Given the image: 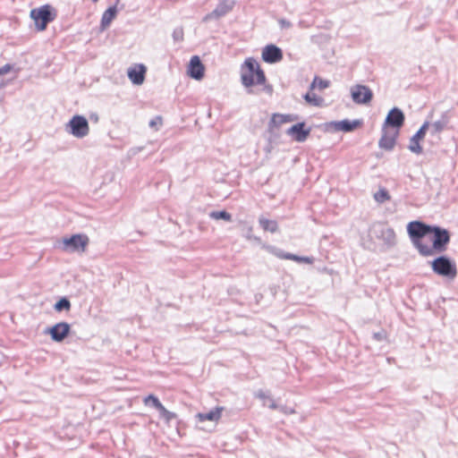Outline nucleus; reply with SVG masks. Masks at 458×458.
<instances>
[{
    "instance_id": "27",
    "label": "nucleus",
    "mask_w": 458,
    "mask_h": 458,
    "mask_svg": "<svg viewBox=\"0 0 458 458\" xmlns=\"http://www.w3.org/2000/svg\"><path fill=\"white\" fill-rule=\"evenodd\" d=\"M254 75L255 73L253 72H244L242 71V74H241V81H242V84L249 89H248V92L249 93H251V87L256 84V81H254Z\"/></svg>"
},
{
    "instance_id": "6",
    "label": "nucleus",
    "mask_w": 458,
    "mask_h": 458,
    "mask_svg": "<svg viewBox=\"0 0 458 458\" xmlns=\"http://www.w3.org/2000/svg\"><path fill=\"white\" fill-rule=\"evenodd\" d=\"M433 233L432 243L430 246L433 249V254L435 251L442 252L445 250L447 243L450 241V234L446 229L439 226L432 225L430 229V234Z\"/></svg>"
},
{
    "instance_id": "14",
    "label": "nucleus",
    "mask_w": 458,
    "mask_h": 458,
    "mask_svg": "<svg viewBox=\"0 0 458 458\" xmlns=\"http://www.w3.org/2000/svg\"><path fill=\"white\" fill-rule=\"evenodd\" d=\"M310 133V128L305 129V123H298L291 126L286 134L292 136L297 142H304Z\"/></svg>"
},
{
    "instance_id": "36",
    "label": "nucleus",
    "mask_w": 458,
    "mask_h": 458,
    "mask_svg": "<svg viewBox=\"0 0 458 458\" xmlns=\"http://www.w3.org/2000/svg\"><path fill=\"white\" fill-rule=\"evenodd\" d=\"M182 30L176 29L174 30L173 37L175 40H182Z\"/></svg>"
},
{
    "instance_id": "32",
    "label": "nucleus",
    "mask_w": 458,
    "mask_h": 458,
    "mask_svg": "<svg viewBox=\"0 0 458 458\" xmlns=\"http://www.w3.org/2000/svg\"><path fill=\"white\" fill-rule=\"evenodd\" d=\"M374 199L378 203H384L390 199V195L386 189H380L374 194Z\"/></svg>"
},
{
    "instance_id": "26",
    "label": "nucleus",
    "mask_w": 458,
    "mask_h": 458,
    "mask_svg": "<svg viewBox=\"0 0 458 458\" xmlns=\"http://www.w3.org/2000/svg\"><path fill=\"white\" fill-rule=\"evenodd\" d=\"M260 227L267 232L276 233L278 230V224L276 220H269L264 216L259 218Z\"/></svg>"
},
{
    "instance_id": "24",
    "label": "nucleus",
    "mask_w": 458,
    "mask_h": 458,
    "mask_svg": "<svg viewBox=\"0 0 458 458\" xmlns=\"http://www.w3.org/2000/svg\"><path fill=\"white\" fill-rule=\"evenodd\" d=\"M231 10V7L226 5L225 4H220L216 6V8L211 12L210 13L207 14L204 18L205 21H208L209 19L213 18H220L224 15H225L229 11Z\"/></svg>"
},
{
    "instance_id": "13",
    "label": "nucleus",
    "mask_w": 458,
    "mask_h": 458,
    "mask_svg": "<svg viewBox=\"0 0 458 458\" xmlns=\"http://www.w3.org/2000/svg\"><path fill=\"white\" fill-rule=\"evenodd\" d=\"M398 134V131H390L383 127L382 136L378 141L379 148L385 150H392L395 145Z\"/></svg>"
},
{
    "instance_id": "2",
    "label": "nucleus",
    "mask_w": 458,
    "mask_h": 458,
    "mask_svg": "<svg viewBox=\"0 0 458 458\" xmlns=\"http://www.w3.org/2000/svg\"><path fill=\"white\" fill-rule=\"evenodd\" d=\"M369 232L375 238L382 241L383 246L386 250H390L396 245V234L393 228L386 225L377 222L371 225Z\"/></svg>"
},
{
    "instance_id": "38",
    "label": "nucleus",
    "mask_w": 458,
    "mask_h": 458,
    "mask_svg": "<svg viewBox=\"0 0 458 458\" xmlns=\"http://www.w3.org/2000/svg\"><path fill=\"white\" fill-rule=\"evenodd\" d=\"M279 23L281 25L282 28H290L292 26L291 22L284 20V19H281L279 21Z\"/></svg>"
},
{
    "instance_id": "7",
    "label": "nucleus",
    "mask_w": 458,
    "mask_h": 458,
    "mask_svg": "<svg viewBox=\"0 0 458 458\" xmlns=\"http://www.w3.org/2000/svg\"><path fill=\"white\" fill-rule=\"evenodd\" d=\"M352 101L358 105H367L373 98L372 90L366 85L355 84L351 88Z\"/></svg>"
},
{
    "instance_id": "17",
    "label": "nucleus",
    "mask_w": 458,
    "mask_h": 458,
    "mask_svg": "<svg viewBox=\"0 0 458 458\" xmlns=\"http://www.w3.org/2000/svg\"><path fill=\"white\" fill-rule=\"evenodd\" d=\"M146 71L145 65L138 64L128 70V77L133 84L140 85L144 81Z\"/></svg>"
},
{
    "instance_id": "10",
    "label": "nucleus",
    "mask_w": 458,
    "mask_h": 458,
    "mask_svg": "<svg viewBox=\"0 0 458 458\" xmlns=\"http://www.w3.org/2000/svg\"><path fill=\"white\" fill-rule=\"evenodd\" d=\"M71 327L66 322H60L46 330L55 342H62L70 333Z\"/></svg>"
},
{
    "instance_id": "12",
    "label": "nucleus",
    "mask_w": 458,
    "mask_h": 458,
    "mask_svg": "<svg viewBox=\"0 0 458 458\" xmlns=\"http://www.w3.org/2000/svg\"><path fill=\"white\" fill-rule=\"evenodd\" d=\"M247 69V72H253L256 75V84L263 85L266 82V76L259 63L254 58H247L242 65Z\"/></svg>"
},
{
    "instance_id": "22",
    "label": "nucleus",
    "mask_w": 458,
    "mask_h": 458,
    "mask_svg": "<svg viewBox=\"0 0 458 458\" xmlns=\"http://www.w3.org/2000/svg\"><path fill=\"white\" fill-rule=\"evenodd\" d=\"M222 407H216L215 409L208 412H199L197 414V418L199 421L211 420L217 421L222 415Z\"/></svg>"
},
{
    "instance_id": "20",
    "label": "nucleus",
    "mask_w": 458,
    "mask_h": 458,
    "mask_svg": "<svg viewBox=\"0 0 458 458\" xmlns=\"http://www.w3.org/2000/svg\"><path fill=\"white\" fill-rule=\"evenodd\" d=\"M254 396L262 402L263 406H267L269 409H272V410L277 409V404L275 402V400L272 398L269 392H265V391L259 389L254 394Z\"/></svg>"
},
{
    "instance_id": "25",
    "label": "nucleus",
    "mask_w": 458,
    "mask_h": 458,
    "mask_svg": "<svg viewBox=\"0 0 458 458\" xmlns=\"http://www.w3.org/2000/svg\"><path fill=\"white\" fill-rule=\"evenodd\" d=\"M449 118L447 113H444L441 118L431 124V133L437 134L441 132L448 124Z\"/></svg>"
},
{
    "instance_id": "30",
    "label": "nucleus",
    "mask_w": 458,
    "mask_h": 458,
    "mask_svg": "<svg viewBox=\"0 0 458 458\" xmlns=\"http://www.w3.org/2000/svg\"><path fill=\"white\" fill-rule=\"evenodd\" d=\"M56 311L70 310L71 302L66 297L61 298L54 306Z\"/></svg>"
},
{
    "instance_id": "16",
    "label": "nucleus",
    "mask_w": 458,
    "mask_h": 458,
    "mask_svg": "<svg viewBox=\"0 0 458 458\" xmlns=\"http://www.w3.org/2000/svg\"><path fill=\"white\" fill-rule=\"evenodd\" d=\"M204 65L202 64L199 57L198 55L192 56L188 67L189 76L198 81L201 80L204 76Z\"/></svg>"
},
{
    "instance_id": "1",
    "label": "nucleus",
    "mask_w": 458,
    "mask_h": 458,
    "mask_svg": "<svg viewBox=\"0 0 458 458\" xmlns=\"http://www.w3.org/2000/svg\"><path fill=\"white\" fill-rule=\"evenodd\" d=\"M431 226L420 221H411L407 225V233L411 242L423 257L433 255V249L422 242V239L430 234Z\"/></svg>"
},
{
    "instance_id": "5",
    "label": "nucleus",
    "mask_w": 458,
    "mask_h": 458,
    "mask_svg": "<svg viewBox=\"0 0 458 458\" xmlns=\"http://www.w3.org/2000/svg\"><path fill=\"white\" fill-rule=\"evenodd\" d=\"M65 131L75 138L82 139L89 133V122L83 115L75 114L66 123Z\"/></svg>"
},
{
    "instance_id": "40",
    "label": "nucleus",
    "mask_w": 458,
    "mask_h": 458,
    "mask_svg": "<svg viewBox=\"0 0 458 458\" xmlns=\"http://www.w3.org/2000/svg\"><path fill=\"white\" fill-rule=\"evenodd\" d=\"M157 122H158L159 123H161V118H160V117H157V119H156V120H151V121L149 122V126H150V127H154V126L157 124Z\"/></svg>"
},
{
    "instance_id": "11",
    "label": "nucleus",
    "mask_w": 458,
    "mask_h": 458,
    "mask_svg": "<svg viewBox=\"0 0 458 458\" xmlns=\"http://www.w3.org/2000/svg\"><path fill=\"white\" fill-rule=\"evenodd\" d=\"M262 59L267 64L278 63L283 59V52L276 45H267L262 50Z\"/></svg>"
},
{
    "instance_id": "3",
    "label": "nucleus",
    "mask_w": 458,
    "mask_h": 458,
    "mask_svg": "<svg viewBox=\"0 0 458 458\" xmlns=\"http://www.w3.org/2000/svg\"><path fill=\"white\" fill-rule=\"evenodd\" d=\"M30 16L34 21L36 29L38 31H42L46 30L49 22L55 19L56 13L52 6L45 4L38 8L32 9Z\"/></svg>"
},
{
    "instance_id": "23",
    "label": "nucleus",
    "mask_w": 458,
    "mask_h": 458,
    "mask_svg": "<svg viewBox=\"0 0 458 458\" xmlns=\"http://www.w3.org/2000/svg\"><path fill=\"white\" fill-rule=\"evenodd\" d=\"M294 116L292 114H274L269 122L270 126H280L284 123L293 122Z\"/></svg>"
},
{
    "instance_id": "15",
    "label": "nucleus",
    "mask_w": 458,
    "mask_h": 458,
    "mask_svg": "<svg viewBox=\"0 0 458 458\" xmlns=\"http://www.w3.org/2000/svg\"><path fill=\"white\" fill-rule=\"evenodd\" d=\"M430 123L429 122H425L421 127L419 129V131L411 137L410 140L409 149L415 153V154H420L422 152V148L420 145V140L423 139L425 137V134L429 128Z\"/></svg>"
},
{
    "instance_id": "41",
    "label": "nucleus",
    "mask_w": 458,
    "mask_h": 458,
    "mask_svg": "<svg viewBox=\"0 0 458 458\" xmlns=\"http://www.w3.org/2000/svg\"><path fill=\"white\" fill-rule=\"evenodd\" d=\"M264 89L270 95L273 92V88L271 85H266Z\"/></svg>"
},
{
    "instance_id": "31",
    "label": "nucleus",
    "mask_w": 458,
    "mask_h": 458,
    "mask_svg": "<svg viewBox=\"0 0 458 458\" xmlns=\"http://www.w3.org/2000/svg\"><path fill=\"white\" fill-rule=\"evenodd\" d=\"M209 216L211 218H214L216 220H218V219H223V220H225V221H231L232 219V216L231 214H229L227 211L225 210H220V211H212L210 214H209Z\"/></svg>"
},
{
    "instance_id": "18",
    "label": "nucleus",
    "mask_w": 458,
    "mask_h": 458,
    "mask_svg": "<svg viewBox=\"0 0 458 458\" xmlns=\"http://www.w3.org/2000/svg\"><path fill=\"white\" fill-rule=\"evenodd\" d=\"M275 255L282 259H290L300 263L302 262L307 264H312L314 262V259L312 257L298 256L293 253L284 252L280 250H276Z\"/></svg>"
},
{
    "instance_id": "21",
    "label": "nucleus",
    "mask_w": 458,
    "mask_h": 458,
    "mask_svg": "<svg viewBox=\"0 0 458 458\" xmlns=\"http://www.w3.org/2000/svg\"><path fill=\"white\" fill-rule=\"evenodd\" d=\"M117 14V8L115 5L108 7L103 13L100 22L101 30H104L109 27L112 21Z\"/></svg>"
},
{
    "instance_id": "8",
    "label": "nucleus",
    "mask_w": 458,
    "mask_h": 458,
    "mask_svg": "<svg viewBox=\"0 0 458 458\" xmlns=\"http://www.w3.org/2000/svg\"><path fill=\"white\" fill-rule=\"evenodd\" d=\"M89 243V238L85 234H73L69 238L63 239L64 250L79 251L84 250Z\"/></svg>"
},
{
    "instance_id": "19",
    "label": "nucleus",
    "mask_w": 458,
    "mask_h": 458,
    "mask_svg": "<svg viewBox=\"0 0 458 458\" xmlns=\"http://www.w3.org/2000/svg\"><path fill=\"white\" fill-rule=\"evenodd\" d=\"M361 124V122L360 120H343L339 122L335 123V129L336 131H342L345 132L352 131L357 127H359Z\"/></svg>"
},
{
    "instance_id": "42",
    "label": "nucleus",
    "mask_w": 458,
    "mask_h": 458,
    "mask_svg": "<svg viewBox=\"0 0 458 458\" xmlns=\"http://www.w3.org/2000/svg\"><path fill=\"white\" fill-rule=\"evenodd\" d=\"M250 240H252V241H254V242H256L258 243L261 242V239L259 237H258V236H255V235L252 236V238Z\"/></svg>"
},
{
    "instance_id": "28",
    "label": "nucleus",
    "mask_w": 458,
    "mask_h": 458,
    "mask_svg": "<svg viewBox=\"0 0 458 458\" xmlns=\"http://www.w3.org/2000/svg\"><path fill=\"white\" fill-rule=\"evenodd\" d=\"M304 99L309 105L313 106H320L324 102V99L322 98L317 96L315 93L310 92H308L304 95Z\"/></svg>"
},
{
    "instance_id": "37",
    "label": "nucleus",
    "mask_w": 458,
    "mask_h": 458,
    "mask_svg": "<svg viewBox=\"0 0 458 458\" xmlns=\"http://www.w3.org/2000/svg\"><path fill=\"white\" fill-rule=\"evenodd\" d=\"M11 69H12V65L8 64L4 65L3 67H1L0 68V76L7 73L8 72L11 71Z\"/></svg>"
},
{
    "instance_id": "39",
    "label": "nucleus",
    "mask_w": 458,
    "mask_h": 458,
    "mask_svg": "<svg viewBox=\"0 0 458 458\" xmlns=\"http://www.w3.org/2000/svg\"><path fill=\"white\" fill-rule=\"evenodd\" d=\"M252 236H254L252 234V227H249L248 228V231H247V233L245 234V237L248 239V240H250L252 238Z\"/></svg>"
},
{
    "instance_id": "4",
    "label": "nucleus",
    "mask_w": 458,
    "mask_h": 458,
    "mask_svg": "<svg viewBox=\"0 0 458 458\" xmlns=\"http://www.w3.org/2000/svg\"><path fill=\"white\" fill-rule=\"evenodd\" d=\"M433 271L442 276L454 279L457 275L454 261L446 256H440L431 261Z\"/></svg>"
},
{
    "instance_id": "33",
    "label": "nucleus",
    "mask_w": 458,
    "mask_h": 458,
    "mask_svg": "<svg viewBox=\"0 0 458 458\" xmlns=\"http://www.w3.org/2000/svg\"><path fill=\"white\" fill-rule=\"evenodd\" d=\"M160 418L164 419L167 423L176 418V414L165 409L163 405L159 410Z\"/></svg>"
},
{
    "instance_id": "43",
    "label": "nucleus",
    "mask_w": 458,
    "mask_h": 458,
    "mask_svg": "<svg viewBox=\"0 0 458 458\" xmlns=\"http://www.w3.org/2000/svg\"><path fill=\"white\" fill-rule=\"evenodd\" d=\"M374 335H375V337H376L377 339H378V340H380V339H381V336H380V335H379V334H375Z\"/></svg>"
},
{
    "instance_id": "9",
    "label": "nucleus",
    "mask_w": 458,
    "mask_h": 458,
    "mask_svg": "<svg viewBox=\"0 0 458 458\" xmlns=\"http://www.w3.org/2000/svg\"><path fill=\"white\" fill-rule=\"evenodd\" d=\"M404 119L403 112L398 107H394L387 114L383 127H393L395 129L394 131H399V129L403 125Z\"/></svg>"
},
{
    "instance_id": "29",
    "label": "nucleus",
    "mask_w": 458,
    "mask_h": 458,
    "mask_svg": "<svg viewBox=\"0 0 458 458\" xmlns=\"http://www.w3.org/2000/svg\"><path fill=\"white\" fill-rule=\"evenodd\" d=\"M330 82L327 80L320 79L318 77H315L313 81L311 82L310 89L312 90L316 88L319 89L320 90L325 89L329 87Z\"/></svg>"
},
{
    "instance_id": "34",
    "label": "nucleus",
    "mask_w": 458,
    "mask_h": 458,
    "mask_svg": "<svg viewBox=\"0 0 458 458\" xmlns=\"http://www.w3.org/2000/svg\"><path fill=\"white\" fill-rule=\"evenodd\" d=\"M151 403L152 406L155 407L157 411L163 406L157 397L153 394H149L144 398V403L148 405Z\"/></svg>"
},
{
    "instance_id": "35",
    "label": "nucleus",
    "mask_w": 458,
    "mask_h": 458,
    "mask_svg": "<svg viewBox=\"0 0 458 458\" xmlns=\"http://www.w3.org/2000/svg\"><path fill=\"white\" fill-rule=\"evenodd\" d=\"M277 409L285 415L293 414L296 412L293 408L288 407L286 405H277Z\"/></svg>"
}]
</instances>
